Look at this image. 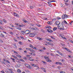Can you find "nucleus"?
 Wrapping results in <instances>:
<instances>
[{"mask_svg": "<svg viewBox=\"0 0 73 73\" xmlns=\"http://www.w3.org/2000/svg\"><path fill=\"white\" fill-rule=\"evenodd\" d=\"M31 33V31H29V30H27L25 31V33L26 34V35H28V34H29Z\"/></svg>", "mask_w": 73, "mask_h": 73, "instance_id": "f257e3e1", "label": "nucleus"}, {"mask_svg": "<svg viewBox=\"0 0 73 73\" xmlns=\"http://www.w3.org/2000/svg\"><path fill=\"white\" fill-rule=\"evenodd\" d=\"M30 37H34L35 34L33 33H31L29 35Z\"/></svg>", "mask_w": 73, "mask_h": 73, "instance_id": "f03ea898", "label": "nucleus"}, {"mask_svg": "<svg viewBox=\"0 0 73 73\" xmlns=\"http://www.w3.org/2000/svg\"><path fill=\"white\" fill-rule=\"evenodd\" d=\"M55 24L56 25H59L60 24V22L59 21H57L55 22Z\"/></svg>", "mask_w": 73, "mask_h": 73, "instance_id": "7ed1b4c3", "label": "nucleus"}, {"mask_svg": "<svg viewBox=\"0 0 73 73\" xmlns=\"http://www.w3.org/2000/svg\"><path fill=\"white\" fill-rule=\"evenodd\" d=\"M46 30L49 33H52V32H53V31L50 29H47Z\"/></svg>", "mask_w": 73, "mask_h": 73, "instance_id": "20e7f679", "label": "nucleus"}, {"mask_svg": "<svg viewBox=\"0 0 73 73\" xmlns=\"http://www.w3.org/2000/svg\"><path fill=\"white\" fill-rule=\"evenodd\" d=\"M60 30H64V27L63 26V25H62V26L60 27L59 29Z\"/></svg>", "mask_w": 73, "mask_h": 73, "instance_id": "39448f33", "label": "nucleus"}, {"mask_svg": "<svg viewBox=\"0 0 73 73\" xmlns=\"http://www.w3.org/2000/svg\"><path fill=\"white\" fill-rule=\"evenodd\" d=\"M26 49L27 50H30V52H32V49L31 48H27Z\"/></svg>", "mask_w": 73, "mask_h": 73, "instance_id": "423d86ee", "label": "nucleus"}, {"mask_svg": "<svg viewBox=\"0 0 73 73\" xmlns=\"http://www.w3.org/2000/svg\"><path fill=\"white\" fill-rule=\"evenodd\" d=\"M44 58L45 59H46V60H48V59H49V58L47 56H44Z\"/></svg>", "mask_w": 73, "mask_h": 73, "instance_id": "0eeeda50", "label": "nucleus"}, {"mask_svg": "<svg viewBox=\"0 0 73 73\" xmlns=\"http://www.w3.org/2000/svg\"><path fill=\"white\" fill-rule=\"evenodd\" d=\"M57 29V28L56 27H55L53 29V31H56Z\"/></svg>", "mask_w": 73, "mask_h": 73, "instance_id": "6e6552de", "label": "nucleus"}, {"mask_svg": "<svg viewBox=\"0 0 73 73\" xmlns=\"http://www.w3.org/2000/svg\"><path fill=\"white\" fill-rule=\"evenodd\" d=\"M0 36H1V37H4V35L2 33L0 35Z\"/></svg>", "mask_w": 73, "mask_h": 73, "instance_id": "1a4fd4ad", "label": "nucleus"}, {"mask_svg": "<svg viewBox=\"0 0 73 73\" xmlns=\"http://www.w3.org/2000/svg\"><path fill=\"white\" fill-rule=\"evenodd\" d=\"M46 61L47 62H52V60H49V58Z\"/></svg>", "mask_w": 73, "mask_h": 73, "instance_id": "9d476101", "label": "nucleus"}, {"mask_svg": "<svg viewBox=\"0 0 73 73\" xmlns=\"http://www.w3.org/2000/svg\"><path fill=\"white\" fill-rule=\"evenodd\" d=\"M62 19H65V15H62Z\"/></svg>", "mask_w": 73, "mask_h": 73, "instance_id": "9b49d317", "label": "nucleus"}, {"mask_svg": "<svg viewBox=\"0 0 73 73\" xmlns=\"http://www.w3.org/2000/svg\"><path fill=\"white\" fill-rule=\"evenodd\" d=\"M25 19L23 20V21L24 22V23H28V21H27L26 20H25Z\"/></svg>", "mask_w": 73, "mask_h": 73, "instance_id": "f8f14e48", "label": "nucleus"}, {"mask_svg": "<svg viewBox=\"0 0 73 73\" xmlns=\"http://www.w3.org/2000/svg\"><path fill=\"white\" fill-rule=\"evenodd\" d=\"M20 66V64H18L17 65V68H19Z\"/></svg>", "mask_w": 73, "mask_h": 73, "instance_id": "ddd939ff", "label": "nucleus"}, {"mask_svg": "<svg viewBox=\"0 0 73 73\" xmlns=\"http://www.w3.org/2000/svg\"><path fill=\"white\" fill-rule=\"evenodd\" d=\"M23 59H24L25 60H28V58L26 57H24L23 58Z\"/></svg>", "mask_w": 73, "mask_h": 73, "instance_id": "4468645a", "label": "nucleus"}, {"mask_svg": "<svg viewBox=\"0 0 73 73\" xmlns=\"http://www.w3.org/2000/svg\"><path fill=\"white\" fill-rule=\"evenodd\" d=\"M46 28H48V29H51L52 28V27H51L49 26H47Z\"/></svg>", "mask_w": 73, "mask_h": 73, "instance_id": "2eb2a0df", "label": "nucleus"}, {"mask_svg": "<svg viewBox=\"0 0 73 73\" xmlns=\"http://www.w3.org/2000/svg\"><path fill=\"white\" fill-rule=\"evenodd\" d=\"M17 72L20 73V72H21V70L20 69H18L17 70Z\"/></svg>", "mask_w": 73, "mask_h": 73, "instance_id": "dca6fc26", "label": "nucleus"}, {"mask_svg": "<svg viewBox=\"0 0 73 73\" xmlns=\"http://www.w3.org/2000/svg\"><path fill=\"white\" fill-rule=\"evenodd\" d=\"M29 46L31 47V48H33V46L31 44H30L29 45Z\"/></svg>", "mask_w": 73, "mask_h": 73, "instance_id": "f3484780", "label": "nucleus"}, {"mask_svg": "<svg viewBox=\"0 0 73 73\" xmlns=\"http://www.w3.org/2000/svg\"><path fill=\"white\" fill-rule=\"evenodd\" d=\"M3 21L4 23H7V21L5 20L4 19L3 20Z\"/></svg>", "mask_w": 73, "mask_h": 73, "instance_id": "a211bd4d", "label": "nucleus"}, {"mask_svg": "<svg viewBox=\"0 0 73 73\" xmlns=\"http://www.w3.org/2000/svg\"><path fill=\"white\" fill-rule=\"evenodd\" d=\"M16 56H17V57H19V58H21V56L19 55H16Z\"/></svg>", "mask_w": 73, "mask_h": 73, "instance_id": "6ab92c4d", "label": "nucleus"}, {"mask_svg": "<svg viewBox=\"0 0 73 73\" xmlns=\"http://www.w3.org/2000/svg\"><path fill=\"white\" fill-rule=\"evenodd\" d=\"M42 62H43L44 64V65H46V62H43V61H42Z\"/></svg>", "mask_w": 73, "mask_h": 73, "instance_id": "aec40b11", "label": "nucleus"}, {"mask_svg": "<svg viewBox=\"0 0 73 73\" xmlns=\"http://www.w3.org/2000/svg\"><path fill=\"white\" fill-rule=\"evenodd\" d=\"M48 45H52V43H50V42H48Z\"/></svg>", "mask_w": 73, "mask_h": 73, "instance_id": "412c9836", "label": "nucleus"}, {"mask_svg": "<svg viewBox=\"0 0 73 73\" xmlns=\"http://www.w3.org/2000/svg\"><path fill=\"white\" fill-rule=\"evenodd\" d=\"M47 40L50 42H51L52 41V40H50L49 39H48Z\"/></svg>", "mask_w": 73, "mask_h": 73, "instance_id": "4be33fe9", "label": "nucleus"}, {"mask_svg": "<svg viewBox=\"0 0 73 73\" xmlns=\"http://www.w3.org/2000/svg\"><path fill=\"white\" fill-rule=\"evenodd\" d=\"M12 68H11L9 70V71H10V73H11V72H13V71H12Z\"/></svg>", "mask_w": 73, "mask_h": 73, "instance_id": "5701e85b", "label": "nucleus"}, {"mask_svg": "<svg viewBox=\"0 0 73 73\" xmlns=\"http://www.w3.org/2000/svg\"><path fill=\"white\" fill-rule=\"evenodd\" d=\"M16 45L15 44H14V47L15 48H17V46H16Z\"/></svg>", "mask_w": 73, "mask_h": 73, "instance_id": "b1692460", "label": "nucleus"}, {"mask_svg": "<svg viewBox=\"0 0 73 73\" xmlns=\"http://www.w3.org/2000/svg\"><path fill=\"white\" fill-rule=\"evenodd\" d=\"M57 19H58V20H60V19H61V18L59 17H57Z\"/></svg>", "mask_w": 73, "mask_h": 73, "instance_id": "393cba45", "label": "nucleus"}, {"mask_svg": "<svg viewBox=\"0 0 73 73\" xmlns=\"http://www.w3.org/2000/svg\"><path fill=\"white\" fill-rule=\"evenodd\" d=\"M20 38H21L22 39H24V37L21 36H20Z\"/></svg>", "mask_w": 73, "mask_h": 73, "instance_id": "a878e982", "label": "nucleus"}, {"mask_svg": "<svg viewBox=\"0 0 73 73\" xmlns=\"http://www.w3.org/2000/svg\"><path fill=\"white\" fill-rule=\"evenodd\" d=\"M43 40V38H40V37L39 38V40H40V41H41V40Z\"/></svg>", "mask_w": 73, "mask_h": 73, "instance_id": "bb28decb", "label": "nucleus"}, {"mask_svg": "<svg viewBox=\"0 0 73 73\" xmlns=\"http://www.w3.org/2000/svg\"><path fill=\"white\" fill-rule=\"evenodd\" d=\"M30 25H31V26H34V25L32 23H30Z\"/></svg>", "mask_w": 73, "mask_h": 73, "instance_id": "cd10ccee", "label": "nucleus"}, {"mask_svg": "<svg viewBox=\"0 0 73 73\" xmlns=\"http://www.w3.org/2000/svg\"><path fill=\"white\" fill-rule=\"evenodd\" d=\"M17 29H19V30H21V28L20 27H18V28H17Z\"/></svg>", "mask_w": 73, "mask_h": 73, "instance_id": "c85d7f7f", "label": "nucleus"}, {"mask_svg": "<svg viewBox=\"0 0 73 73\" xmlns=\"http://www.w3.org/2000/svg\"><path fill=\"white\" fill-rule=\"evenodd\" d=\"M26 65H28V66H29V68L30 69H31V66H29V64H26Z\"/></svg>", "mask_w": 73, "mask_h": 73, "instance_id": "c756f323", "label": "nucleus"}, {"mask_svg": "<svg viewBox=\"0 0 73 73\" xmlns=\"http://www.w3.org/2000/svg\"><path fill=\"white\" fill-rule=\"evenodd\" d=\"M51 2H56V1L54 0H52L50 2V3H51Z\"/></svg>", "mask_w": 73, "mask_h": 73, "instance_id": "7c9ffc66", "label": "nucleus"}, {"mask_svg": "<svg viewBox=\"0 0 73 73\" xmlns=\"http://www.w3.org/2000/svg\"><path fill=\"white\" fill-rule=\"evenodd\" d=\"M6 62H8V63H9V64H10V62L8 60H6Z\"/></svg>", "mask_w": 73, "mask_h": 73, "instance_id": "2f4dec72", "label": "nucleus"}, {"mask_svg": "<svg viewBox=\"0 0 73 73\" xmlns=\"http://www.w3.org/2000/svg\"><path fill=\"white\" fill-rule=\"evenodd\" d=\"M61 45H62V46H65V45L64 44H62V43H61Z\"/></svg>", "mask_w": 73, "mask_h": 73, "instance_id": "473e14b6", "label": "nucleus"}, {"mask_svg": "<svg viewBox=\"0 0 73 73\" xmlns=\"http://www.w3.org/2000/svg\"><path fill=\"white\" fill-rule=\"evenodd\" d=\"M32 51H31V52H34V53H35V50H33V49H32Z\"/></svg>", "mask_w": 73, "mask_h": 73, "instance_id": "72a5a7b5", "label": "nucleus"}, {"mask_svg": "<svg viewBox=\"0 0 73 73\" xmlns=\"http://www.w3.org/2000/svg\"><path fill=\"white\" fill-rule=\"evenodd\" d=\"M58 64H59L60 65H62V63L60 62H58Z\"/></svg>", "mask_w": 73, "mask_h": 73, "instance_id": "f704fd0d", "label": "nucleus"}, {"mask_svg": "<svg viewBox=\"0 0 73 73\" xmlns=\"http://www.w3.org/2000/svg\"><path fill=\"white\" fill-rule=\"evenodd\" d=\"M52 21H56V19L54 18V19H52Z\"/></svg>", "mask_w": 73, "mask_h": 73, "instance_id": "c9c22d12", "label": "nucleus"}, {"mask_svg": "<svg viewBox=\"0 0 73 73\" xmlns=\"http://www.w3.org/2000/svg\"><path fill=\"white\" fill-rule=\"evenodd\" d=\"M50 55L52 56H54V55H53V54L52 53H51L50 54Z\"/></svg>", "mask_w": 73, "mask_h": 73, "instance_id": "e433bc0d", "label": "nucleus"}, {"mask_svg": "<svg viewBox=\"0 0 73 73\" xmlns=\"http://www.w3.org/2000/svg\"><path fill=\"white\" fill-rule=\"evenodd\" d=\"M64 1L66 3H67L68 1V0H64Z\"/></svg>", "mask_w": 73, "mask_h": 73, "instance_id": "4c0bfd02", "label": "nucleus"}, {"mask_svg": "<svg viewBox=\"0 0 73 73\" xmlns=\"http://www.w3.org/2000/svg\"><path fill=\"white\" fill-rule=\"evenodd\" d=\"M21 61L22 62H24V60L23 59H21Z\"/></svg>", "mask_w": 73, "mask_h": 73, "instance_id": "58836bf2", "label": "nucleus"}, {"mask_svg": "<svg viewBox=\"0 0 73 73\" xmlns=\"http://www.w3.org/2000/svg\"><path fill=\"white\" fill-rule=\"evenodd\" d=\"M60 73H65V72L63 71H62L61 72H60Z\"/></svg>", "mask_w": 73, "mask_h": 73, "instance_id": "ea45409f", "label": "nucleus"}, {"mask_svg": "<svg viewBox=\"0 0 73 73\" xmlns=\"http://www.w3.org/2000/svg\"><path fill=\"white\" fill-rule=\"evenodd\" d=\"M30 7L32 9H33V6H31Z\"/></svg>", "mask_w": 73, "mask_h": 73, "instance_id": "a19ab883", "label": "nucleus"}, {"mask_svg": "<svg viewBox=\"0 0 73 73\" xmlns=\"http://www.w3.org/2000/svg\"><path fill=\"white\" fill-rule=\"evenodd\" d=\"M14 53H16V54H17V52L15 51H14Z\"/></svg>", "mask_w": 73, "mask_h": 73, "instance_id": "79ce46f5", "label": "nucleus"}, {"mask_svg": "<svg viewBox=\"0 0 73 73\" xmlns=\"http://www.w3.org/2000/svg\"><path fill=\"white\" fill-rule=\"evenodd\" d=\"M67 51H68V48H64Z\"/></svg>", "mask_w": 73, "mask_h": 73, "instance_id": "37998d69", "label": "nucleus"}, {"mask_svg": "<svg viewBox=\"0 0 73 73\" xmlns=\"http://www.w3.org/2000/svg\"><path fill=\"white\" fill-rule=\"evenodd\" d=\"M48 24H49V25H50L51 24H50V22L49 21H48V22L47 23Z\"/></svg>", "mask_w": 73, "mask_h": 73, "instance_id": "c03bdc74", "label": "nucleus"}, {"mask_svg": "<svg viewBox=\"0 0 73 73\" xmlns=\"http://www.w3.org/2000/svg\"><path fill=\"white\" fill-rule=\"evenodd\" d=\"M64 23H65V24H67V22H66V21H64Z\"/></svg>", "mask_w": 73, "mask_h": 73, "instance_id": "a18cd8bd", "label": "nucleus"}, {"mask_svg": "<svg viewBox=\"0 0 73 73\" xmlns=\"http://www.w3.org/2000/svg\"><path fill=\"white\" fill-rule=\"evenodd\" d=\"M0 42H3V41L2 40L0 39Z\"/></svg>", "mask_w": 73, "mask_h": 73, "instance_id": "49530a36", "label": "nucleus"}, {"mask_svg": "<svg viewBox=\"0 0 73 73\" xmlns=\"http://www.w3.org/2000/svg\"><path fill=\"white\" fill-rule=\"evenodd\" d=\"M37 26H38V27H41V25H39L38 24L37 25Z\"/></svg>", "mask_w": 73, "mask_h": 73, "instance_id": "de8ad7c7", "label": "nucleus"}, {"mask_svg": "<svg viewBox=\"0 0 73 73\" xmlns=\"http://www.w3.org/2000/svg\"><path fill=\"white\" fill-rule=\"evenodd\" d=\"M19 44H21V45H22V42H19Z\"/></svg>", "mask_w": 73, "mask_h": 73, "instance_id": "09e8293b", "label": "nucleus"}, {"mask_svg": "<svg viewBox=\"0 0 73 73\" xmlns=\"http://www.w3.org/2000/svg\"><path fill=\"white\" fill-rule=\"evenodd\" d=\"M43 70L44 72H46V70L44 68V69Z\"/></svg>", "mask_w": 73, "mask_h": 73, "instance_id": "8fccbe9b", "label": "nucleus"}, {"mask_svg": "<svg viewBox=\"0 0 73 73\" xmlns=\"http://www.w3.org/2000/svg\"><path fill=\"white\" fill-rule=\"evenodd\" d=\"M31 29H32V30H36V29H35L34 28H32Z\"/></svg>", "mask_w": 73, "mask_h": 73, "instance_id": "3c124183", "label": "nucleus"}, {"mask_svg": "<svg viewBox=\"0 0 73 73\" xmlns=\"http://www.w3.org/2000/svg\"><path fill=\"white\" fill-rule=\"evenodd\" d=\"M57 68L59 69H60V68H61V67L60 66H58Z\"/></svg>", "mask_w": 73, "mask_h": 73, "instance_id": "603ef678", "label": "nucleus"}, {"mask_svg": "<svg viewBox=\"0 0 73 73\" xmlns=\"http://www.w3.org/2000/svg\"><path fill=\"white\" fill-rule=\"evenodd\" d=\"M64 16H65V17H68V16L66 15H64Z\"/></svg>", "mask_w": 73, "mask_h": 73, "instance_id": "864d4df0", "label": "nucleus"}, {"mask_svg": "<svg viewBox=\"0 0 73 73\" xmlns=\"http://www.w3.org/2000/svg\"><path fill=\"white\" fill-rule=\"evenodd\" d=\"M12 57H14L15 58V57L16 56H15V55H12Z\"/></svg>", "mask_w": 73, "mask_h": 73, "instance_id": "5fc2aeb1", "label": "nucleus"}, {"mask_svg": "<svg viewBox=\"0 0 73 73\" xmlns=\"http://www.w3.org/2000/svg\"><path fill=\"white\" fill-rule=\"evenodd\" d=\"M59 54H60V55H62V54L61 52H60Z\"/></svg>", "mask_w": 73, "mask_h": 73, "instance_id": "6e6d98bb", "label": "nucleus"}, {"mask_svg": "<svg viewBox=\"0 0 73 73\" xmlns=\"http://www.w3.org/2000/svg\"><path fill=\"white\" fill-rule=\"evenodd\" d=\"M24 52L25 53H27V51H26V50H25L24 51Z\"/></svg>", "mask_w": 73, "mask_h": 73, "instance_id": "4d7b16f0", "label": "nucleus"}, {"mask_svg": "<svg viewBox=\"0 0 73 73\" xmlns=\"http://www.w3.org/2000/svg\"><path fill=\"white\" fill-rule=\"evenodd\" d=\"M34 65L33 66H34V67H36V65L35 64H34Z\"/></svg>", "mask_w": 73, "mask_h": 73, "instance_id": "13d9d810", "label": "nucleus"}, {"mask_svg": "<svg viewBox=\"0 0 73 73\" xmlns=\"http://www.w3.org/2000/svg\"><path fill=\"white\" fill-rule=\"evenodd\" d=\"M14 14L16 16H17V13H14Z\"/></svg>", "mask_w": 73, "mask_h": 73, "instance_id": "bf43d9fd", "label": "nucleus"}, {"mask_svg": "<svg viewBox=\"0 0 73 73\" xmlns=\"http://www.w3.org/2000/svg\"><path fill=\"white\" fill-rule=\"evenodd\" d=\"M36 31H38V28H36Z\"/></svg>", "mask_w": 73, "mask_h": 73, "instance_id": "052dcab7", "label": "nucleus"}, {"mask_svg": "<svg viewBox=\"0 0 73 73\" xmlns=\"http://www.w3.org/2000/svg\"><path fill=\"white\" fill-rule=\"evenodd\" d=\"M40 37H37V39H38V40H39V39H40Z\"/></svg>", "mask_w": 73, "mask_h": 73, "instance_id": "680f3d73", "label": "nucleus"}, {"mask_svg": "<svg viewBox=\"0 0 73 73\" xmlns=\"http://www.w3.org/2000/svg\"><path fill=\"white\" fill-rule=\"evenodd\" d=\"M21 32H22V33H25V31H21Z\"/></svg>", "mask_w": 73, "mask_h": 73, "instance_id": "e2e57ef3", "label": "nucleus"}, {"mask_svg": "<svg viewBox=\"0 0 73 73\" xmlns=\"http://www.w3.org/2000/svg\"><path fill=\"white\" fill-rule=\"evenodd\" d=\"M49 5L50 7H51V6H52V5H51V4H49Z\"/></svg>", "mask_w": 73, "mask_h": 73, "instance_id": "0e129e2a", "label": "nucleus"}, {"mask_svg": "<svg viewBox=\"0 0 73 73\" xmlns=\"http://www.w3.org/2000/svg\"><path fill=\"white\" fill-rule=\"evenodd\" d=\"M62 61H65V60L64 59H62Z\"/></svg>", "mask_w": 73, "mask_h": 73, "instance_id": "69168bd1", "label": "nucleus"}, {"mask_svg": "<svg viewBox=\"0 0 73 73\" xmlns=\"http://www.w3.org/2000/svg\"><path fill=\"white\" fill-rule=\"evenodd\" d=\"M16 16H17V17H19V15L17 14V15Z\"/></svg>", "mask_w": 73, "mask_h": 73, "instance_id": "338daca9", "label": "nucleus"}, {"mask_svg": "<svg viewBox=\"0 0 73 73\" xmlns=\"http://www.w3.org/2000/svg\"><path fill=\"white\" fill-rule=\"evenodd\" d=\"M30 56H29V55H28L27 56V57H29Z\"/></svg>", "mask_w": 73, "mask_h": 73, "instance_id": "774afa93", "label": "nucleus"}]
</instances>
